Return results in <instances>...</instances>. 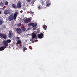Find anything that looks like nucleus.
<instances>
[{
	"mask_svg": "<svg viewBox=\"0 0 77 77\" xmlns=\"http://www.w3.org/2000/svg\"><path fill=\"white\" fill-rule=\"evenodd\" d=\"M13 20H14V14H11L8 17L9 21H12Z\"/></svg>",
	"mask_w": 77,
	"mask_h": 77,
	"instance_id": "nucleus-1",
	"label": "nucleus"
},
{
	"mask_svg": "<svg viewBox=\"0 0 77 77\" xmlns=\"http://www.w3.org/2000/svg\"><path fill=\"white\" fill-rule=\"evenodd\" d=\"M2 44L4 45L5 48H7V47L8 46V43L6 42V41L4 40L3 41Z\"/></svg>",
	"mask_w": 77,
	"mask_h": 77,
	"instance_id": "nucleus-2",
	"label": "nucleus"
},
{
	"mask_svg": "<svg viewBox=\"0 0 77 77\" xmlns=\"http://www.w3.org/2000/svg\"><path fill=\"white\" fill-rule=\"evenodd\" d=\"M38 24L37 23H30L28 24L29 26H32L33 27H36Z\"/></svg>",
	"mask_w": 77,
	"mask_h": 77,
	"instance_id": "nucleus-3",
	"label": "nucleus"
},
{
	"mask_svg": "<svg viewBox=\"0 0 77 77\" xmlns=\"http://www.w3.org/2000/svg\"><path fill=\"white\" fill-rule=\"evenodd\" d=\"M31 21H32V19L29 18L28 19H25L24 20V23H30Z\"/></svg>",
	"mask_w": 77,
	"mask_h": 77,
	"instance_id": "nucleus-4",
	"label": "nucleus"
},
{
	"mask_svg": "<svg viewBox=\"0 0 77 77\" xmlns=\"http://www.w3.org/2000/svg\"><path fill=\"white\" fill-rule=\"evenodd\" d=\"M37 35L38 37V38H44V34L42 32L40 33V34H38Z\"/></svg>",
	"mask_w": 77,
	"mask_h": 77,
	"instance_id": "nucleus-5",
	"label": "nucleus"
},
{
	"mask_svg": "<svg viewBox=\"0 0 77 77\" xmlns=\"http://www.w3.org/2000/svg\"><path fill=\"white\" fill-rule=\"evenodd\" d=\"M8 35H9V38H11L13 36V33L12 30H10L9 32Z\"/></svg>",
	"mask_w": 77,
	"mask_h": 77,
	"instance_id": "nucleus-6",
	"label": "nucleus"
},
{
	"mask_svg": "<svg viewBox=\"0 0 77 77\" xmlns=\"http://www.w3.org/2000/svg\"><path fill=\"white\" fill-rule=\"evenodd\" d=\"M17 8H21V2L19 1L17 3Z\"/></svg>",
	"mask_w": 77,
	"mask_h": 77,
	"instance_id": "nucleus-7",
	"label": "nucleus"
},
{
	"mask_svg": "<svg viewBox=\"0 0 77 77\" xmlns=\"http://www.w3.org/2000/svg\"><path fill=\"white\" fill-rule=\"evenodd\" d=\"M1 38H4V39H6L7 38V35L5 34H1Z\"/></svg>",
	"mask_w": 77,
	"mask_h": 77,
	"instance_id": "nucleus-8",
	"label": "nucleus"
},
{
	"mask_svg": "<svg viewBox=\"0 0 77 77\" xmlns=\"http://www.w3.org/2000/svg\"><path fill=\"white\" fill-rule=\"evenodd\" d=\"M16 31L18 34H20V33H22V31H21V29L19 28H17L16 29Z\"/></svg>",
	"mask_w": 77,
	"mask_h": 77,
	"instance_id": "nucleus-9",
	"label": "nucleus"
},
{
	"mask_svg": "<svg viewBox=\"0 0 77 77\" xmlns=\"http://www.w3.org/2000/svg\"><path fill=\"white\" fill-rule=\"evenodd\" d=\"M10 13V11L9 10H5L4 11V14L5 15L6 14H9Z\"/></svg>",
	"mask_w": 77,
	"mask_h": 77,
	"instance_id": "nucleus-10",
	"label": "nucleus"
},
{
	"mask_svg": "<svg viewBox=\"0 0 77 77\" xmlns=\"http://www.w3.org/2000/svg\"><path fill=\"white\" fill-rule=\"evenodd\" d=\"M17 15H18V13L16 12L14 14V20H16L17 17Z\"/></svg>",
	"mask_w": 77,
	"mask_h": 77,
	"instance_id": "nucleus-11",
	"label": "nucleus"
},
{
	"mask_svg": "<svg viewBox=\"0 0 77 77\" xmlns=\"http://www.w3.org/2000/svg\"><path fill=\"white\" fill-rule=\"evenodd\" d=\"M21 29L22 32H25L26 31V27H25L24 26L21 27Z\"/></svg>",
	"mask_w": 77,
	"mask_h": 77,
	"instance_id": "nucleus-12",
	"label": "nucleus"
},
{
	"mask_svg": "<svg viewBox=\"0 0 77 77\" xmlns=\"http://www.w3.org/2000/svg\"><path fill=\"white\" fill-rule=\"evenodd\" d=\"M32 38H33L34 39V38H36V34H35V33H34V32H33L32 33Z\"/></svg>",
	"mask_w": 77,
	"mask_h": 77,
	"instance_id": "nucleus-13",
	"label": "nucleus"
},
{
	"mask_svg": "<svg viewBox=\"0 0 77 77\" xmlns=\"http://www.w3.org/2000/svg\"><path fill=\"white\" fill-rule=\"evenodd\" d=\"M12 7L14 8V9H17V6L15 4H13L12 5Z\"/></svg>",
	"mask_w": 77,
	"mask_h": 77,
	"instance_id": "nucleus-14",
	"label": "nucleus"
},
{
	"mask_svg": "<svg viewBox=\"0 0 77 77\" xmlns=\"http://www.w3.org/2000/svg\"><path fill=\"white\" fill-rule=\"evenodd\" d=\"M5 48H6L5 47H2L0 48V51H3V50H5Z\"/></svg>",
	"mask_w": 77,
	"mask_h": 77,
	"instance_id": "nucleus-15",
	"label": "nucleus"
},
{
	"mask_svg": "<svg viewBox=\"0 0 77 77\" xmlns=\"http://www.w3.org/2000/svg\"><path fill=\"white\" fill-rule=\"evenodd\" d=\"M17 44H21V41L20 40H18L17 41Z\"/></svg>",
	"mask_w": 77,
	"mask_h": 77,
	"instance_id": "nucleus-16",
	"label": "nucleus"
},
{
	"mask_svg": "<svg viewBox=\"0 0 77 77\" xmlns=\"http://www.w3.org/2000/svg\"><path fill=\"white\" fill-rule=\"evenodd\" d=\"M3 24V20L2 18L0 19V25H2Z\"/></svg>",
	"mask_w": 77,
	"mask_h": 77,
	"instance_id": "nucleus-17",
	"label": "nucleus"
},
{
	"mask_svg": "<svg viewBox=\"0 0 77 77\" xmlns=\"http://www.w3.org/2000/svg\"><path fill=\"white\" fill-rule=\"evenodd\" d=\"M44 26H45V27L44 28V30H47V26L46 25H44Z\"/></svg>",
	"mask_w": 77,
	"mask_h": 77,
	"instance_id": "nucleus-18",
	"label": "nucleus"
},
{
	"mask_svg": "<svg viewBox=\"0 0 77 77\" xmlns=\"http://www.w3.org/2000/svg\"><path fill=\"white\" fill-rule=\"evenodd\" d=\"M23 48V52L25 51V50H27V48H26V47H24Z\"/></svg>",
	"mask_w": 77,
	"mask_h": 77,
	"instance_id": "nucleus-19",
	"label": "nucleus"
},
{
	"mask_svg": "<svg viewBox=\"0 0 77 77\" xmlns=\"http://www.w3.org/2000/svg\"><path fill=\"white\" fill-rule=\"evenodd\" d=\"M6 41L7 43H10V42H11V39H8Z\"/></svg>",
	"mask_w": 77,
	"mask_h": 77,
	"instance_id": "nucleus-20",
	"label": "nucleus"
},
{
	"mask_svg": "<svg viewBox=\"0 0 77 77\" xmlns=\"http://www.w3.org/2000/svg\"><path fill=\"white\" fill-rule=\"evenodd\" d=\"M33 38H31L30 39V41H31V42H34V41H33Z\"/></svg>",
	"mask_w": 77,
	"mask_h": 77,
	"instance_id": "nucleus-21",
	"label": "nucleus"
},
{
	"mask_svg": "<svg viewBox=\"0 0 77 77\" xmlns=\"http://www.w3.org/2000/svg\"><path fill=\"white\" fill-rule=\"evenodd\" d=\"M21 25V23H20L17 24V27H20Z\"/></svg>",
	"mask_w": 77,
	"mask_h": 77,
	"instance_id": "nucleus-22",
	"label": "nucleus"
},
{
	"mask_svg": "<svg viewBox=\"0 0 77 77\" xmlns=\"http://www.w3.org/2000/svg\"><path fill=\"white\" fill-rule=\"evenodd\" d=\"M41 3L42 5H44V1L42 0H41Z\"/></svg>",
	"mask_w": 77,
	"mask_h": 77,
	"instance_id": "nucleus-23",
	"label": "nucleus"
},
{
	"mask_svg": "<svg viewBox=\"0 0 77 77\" xmlns=\"http://www.w3.org/2000/svg\"><path fill=\"white\" fill-rule=\"evenodd\" d=\"M8 5V2H7V1H6L5 2V5L6 6H7V5Z\"/></svg>",
	"mask_w": 77,
	"mask_h": 77,
	"instance_id": "nucleus-24",
	"label": "nucleus"
},
{
	"mask_svg": "<svg viewBox=\"0 0 77 77\" xmlns=\"http://www.w3.org/2000/svg\"><path fill=\"white\" fill-rule=\"evenodd\" d=\"M51 5V3L48 4L47 5V6H48V7H49V6H50Z\"/></svg>",
	"mask_w": 77,
	"mask_h": 77,
	"instance_id": "nucleus-25",
	"label": "nucleus"
},
{
	"mask_svg": "<svg viewBox=\"0 0 77 77\" xmlns=\"http://www.w3.org/2000/svg\"><path fill=\"white\" fill-rule=\"evenodd\" d=\"M38 9H39V10L41 9V8H40V6H38Z\"/></svg>",
	"mask_w": 77,
	"mask_h": 77,
	"instance_id": "nucleus-26",
	"label": "nucleus"
},
{
	"mask_svg": "<svg viewBox=\"0 0 77 77\" xmlns=\"http://www.w3.org/2000/svg\"><path fill=\"white\" fill-rule=\"evenodd\" d=\"M26 1L27 2H30L31 0H26Z\"/></svg>",
	"mask_w": 77,
	"mask_h": 77,
	"instance_id": "nucleus-27",
	"label": "nucleus"
},
{
	"mask_svg": "<svg viewBox=\"0 0 77 77\" xmlns=\"http://www.w3.org/2000/svg\"><path fill=\"white\" fill-rule=\"evenodd\" d=\"M16 39H18V40H20V38L19 37H17V38H16Z\"/></svg>",
	"mask_w": 77,
	"mask_h": 77,
	"instance_id": "nucleus-28",
	"label": "nucleus"
},
{
	"mask_svg": "<svg viewBox=\"0 0 77 77\" xmlns=\"http://www.w3.org/2000/svg\"><path fill=\"white\" fill-rule=\"evenodd\" d=\"M30 13H31V14H34V12H32V11H30Z\"/></svg>",
	"mask_w": 77,
	"mask_h": 77,
	"instance_id": "nucleus-29",
	"label": "nucleus"
},
{
	"mask_svg": "<svg viewBox=\"0 0 77 77\" xmlns=\"http://www.w3.org/2000/svg\"><path fill=\"white\" fill-rule=\"evenodd\" d=\"M1 5H2V6L4 5V4L2 2H1Z\"/></svg>",
	"mask_w": 77,
	"mask_h": 77,
	"instance_id": "nucleus-30",
	"label": "nucleus"
},
{
	"mask_svg": "<svg viewBox=\"0 0 77 77\" xmlns=\"http://www.w3.org/2000/svg\"><path fill=\"white\" fill-rule=\"evenodd\" d=\"M33 30H36V28H34L33 29Z\"/></svg>",
	"mask_w": 77,
	"mask_h": 77,
	"instance_id": "nucleus-31",
	"label": "nucleus"
},
{
	"mask_svg": "<svg viewBox=\"0 0 77 77\" xmlns=\"http://www.w3.org/2000/svg\"><path fill=\"white\" fill-rule=\"evenodd\" d=\"M28 35H30V34H27L26 35V36H28Z\"/></svg>",
	"mask_w": 77,
	"mask_h": 77,
	"instance_id": "nucleus-32",
	"label": "nucleus"
},
{
	"mask_svg": "<svg viewBox=\"0 0 77 77\" xmlns=\"http://www.w3.org/2000/svg\"><path fill=\"white\" fill-rule=\"evenodd\" d=\"M1 35H2V33H0V37L1 38Z\"/></svg>",
	"mask_w": 77,
	"mask_h": 77,
	"instance_id": "nucleus-33",
	"label": "nucleus"
},
{
	"mask_svg": "<svg viewBox=\"0 0 77 77\" xmlns=\"http://www.w3.org/2000/svg\"><path fill=\"white\" fill-rule=\"evenodd\" d=\"M2 14V12H1V11L0 10V14Z\"/></svg>",
	"mask_w": 77,
	"mask_h": 77,
	"instance_id": "nucleus-34",
	"label": "nucleus"
},
{
	"mask_svg": "<svg viewBox=\"0 0 77 77\" xmlns=\"http://www.w3.org/2000/svg\"><path fill=\"white\" fill-rule=\"evenodd\" d=\"M32 2H33V3H34L35 2V1H32Z\"/></svg>",
	"mask_w": 77,
	"mask_h": 77,
	"instance_id": "nucleus-35",
	"label": "nucleus"
},
{
	"mask_svg": "<svg viewBox=\"0 0 77 77\" xmlns=\"http://www.w3.org/2000/svg\"><path fill=\"white\" fill-rule=\"evenodd\" d=\"M28 29H29V30H30V29L29 28H28Z\"/></svg>",
	"mask_w": 77,
	"mask_h": 77,
	"instance_id": "nucleus-36",
	"label": "nucleus"
},
{
	"mask_svg": "<svg viewBox=\"0 0 77 77\" xmlns=\"http://www.w3.org/2000/svg\"><path fill=\"white\" fill-rule=\"evenodd\" d=\"M0 5H1V3L0 2Z\"/></svg>",
	"mask_w": 77,
	"mask_h": 77,
	"instance_id": "nucleus-37",
	"label": "nucleus"
}]
</instances>
